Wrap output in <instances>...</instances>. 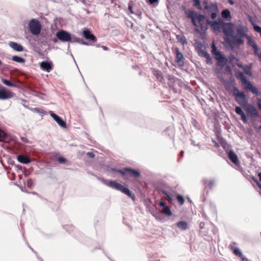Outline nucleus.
Masks as SVG:
<instances>
[{"instance_id":"22","label":"nucleus","mask_w":261,"mask_h":261,"mask_svg":"<svg viewBox=\"0 0 261 261\" xmlns=\"http://www.w3.org/2000/svg\"><path fill=\"white\" fill-rule=\"evenodd\" d=\"M228 156L233 163L235 164H237L238 163L239 161L238 156L233 151H230L229 152Z\"/></svg>"},{"instance_id":"60","label":"nucleus","mask_w":261,"mask_h":261,"mask_svg":"<svg viewBox=\"0 0 261 261\" xmlns=\"http://www.w3.org/2000/svg\"><path fill=\"white\" fill-rule=\"evenodd\" d=\"M258 176L259 177V179L260 181H261V173L260 172L258 173Z\"/></svg>"},{"instance_id":"30","label":"nucleus","mask_w":261,"mask_h":261,"mask_svg":"<svg viewBox=\"0 0 261 261\" xmlns=\"http://www.w3.org/2000/svg\"><path fill=\"white\" fill-rule=\"evenodd\" d=\"M162 213L168 216H171L172 215V212L168 206L163 207Z\"/></svg>"},{"instance_id":"38","label":"nucleus","mask_w":261,"mask_h":261,"mask_svg":"<svg viewBox=\"0 0 261 261\" xmlns=\"http://www.w3.org/2000/svg\"><path fill=\"white\" fill-rule=\"evenodd\" d=\"M163 194H165L167 197V199L170 201L171 202L173 200L172 197L171 195L168 193V192L166 191H162Z\"/></svg>"},{"instance_id":"10","label":"nucleus","mask_w":261,"mask_h":261,"mask_svg":"<svg viewBox=\"0 0 261 261\" xmlns=\"http://www.w3.org/2000/svg\"><path fill=\"white\" fill-rule=\"evenodd\" d=\"M175 62L178 66L182 67L184 65L185 58L183 55L180 53L178 48L175 49Z\"/></svg>"},{"instance_id":"63","label":"nucleus","mask_w":261,"mask_h":261,"mask_svg":"<svg viewBox=\"0 0 261 261\" xmlns=\"http://www.w3.org/2000/svg\"><path fill=\"white\" fill-rule=\"evenodd\" d=\"M2 64V61L0 60V65H1Z\"/></svg>"},{"instance_id":"27","label":"nucleus","mask_w":261,"mask_h":261,"mask_svg":"<svg viewBox=\"0 0 261 261\" xmlns=\"http://www.w3.org/2000/svg\"><path fill=\"white\" fill-rule=\"evenodd\" d=\"M12 59L13 61L19 63H24L25 61L24 59L17 56H13Z\"/></svg>"},{"instance_id":"62","label":"nucleus","mask_w":261,"mask_h":261,"mask_svg":"<svg viewBox=\"0 0 261 261\" xmlns=\"http://www.w3.org/2000/svg\"><path fill=\"white\" fill-rule=\"evenodd\" d=\"M214 15H215V14H214V13H213V14H212V17L213 18H214Z\"/></svg>"},{"instance_id":"34","label":"nucleus","mask_w":261,"mask_h":261,"mask_svg":"<svg viewBox=\"0 0 261 261\" xmlns=\"http://www.w3.org/2000/svg\"><path fill=\"white\" fill-rule=\"evenodd\" d=\"M176 199L178 201V202L179 203L180 205H182L184 204L185 202V199L184 197L180 195H177L176 196Z\"/></svg>"},{"instance_id":"15","label":"nucleus","mask_w":261,"mask_h":261,"mask_svg":"<svg viewBox=\"0 0 261 261\" xmlns=\"http://www.w3.org/2000/svg\"><path fill=\"white\" fill-rule=\"evenodd\" d=\"M125 170L127 171L126 176L139 177L141 175L138 170L132 169L131 168H125Z\"/></svg>"},{"instance_id":"61","label":"nucleus","mask_w":261,"mask_h":261,"mask_svg":"<svg viewBox=\"0 0 261 261\" xmlns=\"http://www.w3.org/2000/svg\"><path fill=\"white\" fill-rule=\"evenodd\" d=\"M257 185L258 186V187H259L260 188V189H261V185H260L259 183H258V182H257Z\"/></svg>"},{"instance_id":"19","label":"nucleus","mask_w":261,"mask_h":261,"mask_svg":"<svg viewBox=\"0 0 261 261\" xmlns=\"http://www.w3.org/2000/svg\"><path fill=\"white\" fill-rule=\"evenodd\" d=\"M9 46L13 48L14 50L17 51H22L23 50V47L16 42L10 41L9 43Z\"/></svg>"},{"instance_id":"35","label":"nucleus","mask_w":261,"mask_h":261,"mask_svg":"<svg viewBox=\"0 0 261 261\" xmlns=\"http://www.w3.org/2000/svg\"><path fill=\"white\" fill-rule=\"evenodd\" d=\"M7 137V134L3 130L0 129V142L5 141V139Z\"/></svg>"},{"instance_id":"55","label":"nucleus","mask_w":261,"mask_h":261,"mask_svg":"<svg viewBox=\"0 0 261 261\" xmlns=\"http://www.w3.org/2000/svg\"><path fill=\"white\" fill-rule=\"evenodd\" d=\"M101 47L105 50H108L109 48L106 46H102Z\"/></svg>"},{"instance_id":"46","label":"nucleus","mask_w":261,"mask_h":261,"mask_svg":"<svg viewBox=\"0 0 261 261\" xmlns=\"http://www.w3.org/2000/svg\"><path fill=\"white\" fill-rule=\"evenodd\" d=\"M159 205L160 206H163L164 207H165V206H166V203L165 201H161V202H160Z\"/></svg>"},{"instance_id":"32","label":"nucleus","mask_w":261,"mask_h":261,"mask_svg":"<svg viewBox=\"0 0 261 261\" xmlns=\"http://www.w3.org/2000/svg\"><path fill=\"white\" fill-rule=\"evenodd\" d=\"M248 39V44L253 48V49H255L256 50V47H258L257 45L255 43V41L253 40H252L250 38H249L247 36Z\"/></svg>"},{"instance_id":"56","label":"nucleus","mask_w":261,"mask_h":261,"mask_svg":"<svg viewBox=\"0 0 261 261\" xmlns=\"http://www.w3.org/2000/svg\"><path fill=\"white\" fill-rule=\"evenodd\" d=\"M168 79L169 80H172L173 82L175 81V79L174 78V77H172V76H170Z\"/></svg>"},{"instance_id":"40","label":"nucleus","mask_w":261,"mask_h":261,"mask_svg":"<svg viewBox=\"0 0 261 261\" xmlns=\"http://www.w3.org/2000/svg\"><path fill=\"white\" fill-rule=\"evenodd\" d=\"M236 243L235 242H232L229 245V249L233 252L234 249H237V248L236 247Z\"/></svg>"},{"instance_id":"7","label":"nucleus","mask_w":261,"mask_h":261,"mask_svg":"<svg viewBox=\"0 0 261 261\" xmlns=\"http://www.w3.org/2000/svg\"><path fill=\"white\" fill-rule=\"evenodd\" d=\"M56 36L61 41L64 42L71 41L72 39L70 34L63 30L58 31Z\"/></svg>"},{"instance_id":"26","label":"nucleus","mask_w":261,"mask_h":261,"mask_svg":"<svg viewBox=\"0 0 261 261\" xmlns=\"http://www.w3.org/2000/svg\"><path fill=\"white\" fill-rule=\"evenodd\" d=\"M221 16L224 19H227V18H231L230 12L227 9L224 10L222 11Z\"/></svg>"},{"instance_id":"48","label":"nucleus","mask_w":261,"mask_h":261,"mask_svg":"<svg viewBox=\"0 0 261 261\" xmlns=\"http://www.w3.org/2000/svg\"><path fill=\"white\" fill-rule=\"evenodd\" d=\"M257 105L259 110H261V99H259L257 100Z\"/></svg>"},{"instance_id":"47","label":"nucleus","mask_w":261,"mask_h":261,"mask_svg":"<svg viewBox=\"0 0 261 261\" xmlns=\"http://www.w3.org/2000/svg\"><path fill=\"white\" fill-rule=\"evenodd\" d=\"M253 50L254 54L257 56V55H258V54L259 53V52L258 51H259L258 47H256V50H255V49H253Z\"/></svg>"},{"instance_id":"49","label":"nucleus","mask_w":261,"mask_h":261,"mask_svg":"<svg viewBox=\"0 0 261 261\" xmlns=\"http://www.w3.org/2000/svg\"><path fill=\"white\" fill-rule=\"evenodd\" d=\"M242 261H248V259L245 257L243 254L242 257H240Z\"/></svg>"},{"instance_id":"28","label":"nucleus","mask_w":261,"mask_h":261,"mask_svg":"<svg viewBox=\"0 0 261 261\" xmlns=\"http://www.w3.org/2000/svg\"><path fill=\"white\" fill-rule=\"evenodd\" d=\"M177 40L180 42L182 45H185L187 44V42L186 41V38L184 36H181L180 35H176Z\"/></svg>"},{"instance_id":"57","label":"nucleus","mask_w":261,"mask_h":261,"mask_svg":"<svg viewBox=\"0 0 261 261\" xmlns=\"http://www.w3.org/2000/svg\"><path fill=\"white\" fill-rule=\"evenodd\" d=\"M258 58L259 59L260 61H261V51L259 52V53L257 55Z\"/></svg>"},{"instance_id":"39","label":"nucleus","mask_w":261,"mask_h":261,"mask_svg":"<svg viewBox=\"0 0 261 261\" xmlns=\"http://www.w3.org/2000/svg\"><path fill=\"white\" fill-rule=\"evenodd\" d=\"M233 254L238 256V257H242V252H241V251L238 249L237 248V249H234L233 250Z\"/></svg>"},{"instance_id":"54","label":"nucleus","mask_w":261,"mask_h":261,"mask_svg":"<svg viewBox=\"0 0 261 261\" xmlns=\"http://www.w3.org/2000/svg\"><path fill=\"white\" fill-rule=\"evenodd\" d=\"M228 2L231 5H234V3L232 0H228Z\"/></svg>"},{"instance_id":"52","label":"nucleus","mask_w":261,"mask_h":261,"mask_svg":"<svg viewBox=\"0 0 261 261\" xmlns=\"http://www.w3.org/2000/svg\"><path fill=\"white\" fill-rule=\"evenodd\" d=\"M149 1L151 4H153L155 3L158 2L159 1V0H149Z\"/></svg>"},{"instance_id":"3","label":"nucleus","mask_w":261,"mask_h":261,"mask_svg":"<svg viewBox=\"0 0 261 261\" xmlns=\"http://www.w3.org/2000/svg\"><path fill=\"white\" fill-rule=\"evenodd\" d=\"M212 52L217 61V65L220 68L224 67L227 63L228 59L217 50L214 43L212 45Z\"/></svg>"},{"instance_id":"24","label":"nucleus","mask_w":261,"mask_h":261,"mask_svg":"<svg viewBox=\"0 0 261 261\" xmlns=\"http://www.w3.org/2000/svg\"><path fill=\"white\" fill-rule=\"evenodd\" d=\"M176 225L179 228L182 230H186L188 228V224L185 221H179L177 223Z\"/></svg>"},{"instance_id":"64","label":"nucleus","mask_w":261,"mask_h":261,"mask_svg":"<svg viewBox=\"0 0 261 261\" xmlns=\"http://www.w3.org/2000/svg\"><path fill=\"white\" fill-rule=\"evenodd\" d=\"M259 128L261 129V125L259 126Z\"/></svg>"},{"instance_id":"58","label":"nucleus","mask_w":261,"mask_h":261,"mask_svg":"<svg viewBox=\"0 0 261 261\" xmlns=\"http://www.w3.org/2000/svg\"><path fill=\"white\" fill-rule=\"evenodd\" d=\"M258 58L259 59L260 61H261V51L259 52V53L257 55Z\"/></svg>"},{"instance_id":"5","label":"nucleus","mask_w":261,"mask_h":261,"mask_svg":"<svg viewBox=\"0 0 261 261\" xmlns=\"http://www.w3.org/2000/svg\"><path fill=\"white\" fill-rule=\"evenodd\" d=\"M246 33L244 28L242 27L236 29V35L232 36L233 37V43L237 45L243 44L244 43L242 38L246 36Z\"/></svg>"},{"instance_id":"18","label":"nucleus","mask_w":261,"mask_h":261,"mask_svg":"<svg viewBox=\"0 0 261 261\" xmlns=\"http://www.w3.org/2000/svg\"><path fill=\"white\" fill-rule=\"evenodd\" d=\"M40 67L42 69L49 72L53 69V65L51 63L43 61L41 63Z\"/></svg>"},{"instance_id":"51","label":"nucleus","mask_w":261,"mask_h":261,"mask_svg":"<svg viewBox=\"0 0 261 261\" xmlns=\"http://www.w3.org/2000/svg\"><path fill=\"white\" fill-rule=\"evenodd\" d=\"M21 140L23 142H25V143H28V140L27 138H26L25 137H22L21 138Z\"/></svg>"},{"instance_id":"14","label":"nucleus","mask_w":261,"mask_h":261,"mask_svg":"<svg viewBox=\"0 0 261 261\" xmlns=\"http://www.w3.org/2000/svg\"><path fill=\"white\" fill-rule=\"evenodd\" d=\"M223 20H220L218 22L216 21H214L210 23L212 29L215 31L218 32H220L222 29V24L223 23Z\"/></svg>"},{"instance_id":"8","label":"nucleus","mask_w":261,"mask_h":261,"mask_svg":"<svg viewBox=\"0 0 261 261\" xmlns=\"http://www.w3.org/2000/svg\"><path fill=\"white\" fill-rule=\"evenodd\" d=\"M221 30L227 37H232L233 36L232 24L231 23H226L223 21Z\"/></svg>"},{"instance_id":"16","label":"nucleus","mask_w":261,"mask_h":261,"mask_svg":"<svg viewBox=\"0 0 261 261\" xmlns=\"http://www.w3.org/2000/svg\"><path fill=\"white\" fill-rule=\"evenodd\" d=\"M236 113L240 115L241 117V120L243 121L244 123H246L248 122V119L245 115V114L243 112L241 107L237 106L235 108Z\"/></svg>"},{"instance_id":"25","label":"nucleus","mask_w":261,"mask_h":261,"mask_svg":"<svg viewBox=\"0 0 261 261\" xmlns=\"http://www.w3.org/2000/svg\"><path fill=\"white\" fill-rule=\"evenodd\" d=\"M10 97L9 94L5 90H0V99H6Z\"/></svg>"},{"instance_id":"11","label":"nucleus","mask_w":261,"mask_h":261,"mask_svg":"<svg viewBox=\"0 0 261 261\" xmlns=\"http://www.w3.org/2000/svg\"><path fill=\"white\" fill-rule=\"evenodd\" d=\"M82 35L85 39L91 41L93 42H95L97 41L96 37L88 29L83 30Z\"/></svg>"},{"instance_id":"2","label":"nucleus","mask_w":261,"mask_h":261,"mask_svg":"<svg viewBox=\"0 0 261 261\" xmlns=\"http://www.w3.org/2000/svg\"><path fill=\"white\" fill-rule=\"evenodd\" d=\"M236 77L240 80L242 85L244 86L245 89L250 91L253 94L256 95H259V92L257 89L253 86L251 82L248 81L243 73L240 71H238L236 74Z\"/></svg>"},{"instance_id":"1","label":"nucleus","mask_w":261,"mask_h":261,"mask_svg":"<svg viewBox=\"0 0 261 261\" xmlns=\"http://www.w3.org/2000/svg\"><path fill=\"white\" fill-rule=\"evenodd\" d=\"M187 16L191 19V21L193 25L195 27V31L199 33L200 30L198 28L197 21L198 22L201 31L205 32L208 29V25L211 23L208 19H206L204 15L199 14L194 11H189L187 13Z\"/></svg>"},{"instance_id":"9","label":"nucleus","mask_w":261,"mask_h":261,"mask_svg":"<svg viewBox=\"0 0 261 261\" xmlns=\"http://www.w3.org/2000/svg\"><path fill=\"white\" fill-rule=\"evenodd\" d=\"M244 109L249 117H255L259 115L256 109L252 105L247 104Z\"/></svg>"},{"instance_id":"4","label":"nucleus","mask_w":261,"mask_h":261,"mask_svg":"<svg viewBox=\"0 0 261 261\" xmlns=\"http://www.w3.org/2000/svg\"><path fill=\"white\" fill-rule=\"evenodd\" d=\"M232 93L233 95L235 97L236 101L239 105L244 107L247 105L248 100L244 92H240L238 88L234 86L233 87Z\"/></svg>"},{"instance_id":"17","label":"nucleus","mask_w":261,"mask_h":261,"mask_svg":"<svg viewBox=\"0 0 261 261\" xmlns=\"http://www.w3.org/2000/svg\"><path fill=\"white\" fill-rule=\"evenodd\" d=\"M104 183L108 186L118 190L119 189V187H121V184L116 181L105 180H104Z\"/></svg>"},{"instance_id":"37","label":"nucleus","mask_w":261,"mask_h":261,"mask_svg":"<svg viewBox=\"0 0 261 261\" xmlns=\"http://www.w3.org/2000/svg\"><path fill=\"white\" fill-rule=\"evenodd\" d=\"M2 81L4 84H5L6 85H7L8 86H10V87L15 86L14 84L12 83V82H11L10 81H9L8 80H6L5 79H2Z\"/></svg>"},{"instance_id":"21","label":"nucleus","mask_w":261,"mask_h":261,"mask_svg":"<svg viewBox=\"0 0 261 261\" xmlns=\"http://www.w3.org/2000/svg\"><path fill=\"white\" fill-rule=\"evenodd\" d=\"M152 72L156 80L159 82H162L164 80V76L161 71L154 69Z\"/></svg>"},{"instance_id":"41","label":"nucleus","mask_w":261,"mask_h":261,"mask_svg":"<svg viewBox=\"0 0 261 261\" xmlns=\"http://www.w3.org/2000/svg\"><path fill=\"white\" fill-rule=\"evenodd\" d=\"M194 6H196L198 9L202 10V7L200 5L199 0H193Z\"/></svg>"},{"instance_id":"13","label":"nucleus","mask_w":261,"mask_h":261,"mask_svg":"<svg viewBox=\"0 0 261 261\" xmlns=\"http://www.w3.org/2000/svg\"><path fill=\"white\" fill-rule=\"evenodd\" d=\"M204 189H212L215 185V181L212 179L205 178L202 180Z\"/></svg>"},{"instance_id":"12","label":"nucleus","mask_w":261,"mask_h":261,"mask_svg":"<svg viewBox=\"0 0 261 261\" xmlns=\"http://www.w3.org/2000/svg\"><path fill=\"white\" fill-rule=\"evenodd\" d=\"M51 117L56 121V122L62 127L66 128V123L59 116L54 113L53 112H50Z\"/></svg>"},{"instance_id":"33","label":"nucleus","mask_w":261,"mask_h":261,"mask_svg":"<svg viewBox=\"0 0 261 261\" xmlns=\"http://www.w3.org/2000/svg\"><path fill=\"white\" fill-rule=\"evenodd\" d=\"M203 56L206 59V63L207 64H211L212 62V58H211L210 55L207 52H204L203 54Z\"/></svg>"},{"instance_id":"50","label":"nucleus","mask_w":261,"mask_h":261,"mask_svg":"<svg viewBox=\"0 0 261 261\" xmlns=\"http://www.w3.org/2000/svg\"><path fill=\"white\" fill-rule=\"evenodd\" d=\"M204 9H208L209 8V7L208 6V3L207 2H204Z\"/></svg>"},{"instance_id":"59","label":"nucleus","mask_w":261,"mask_h":261,"mask_svg":"<svg viewBox=\"0 0 261 261\" xmlns=\"http://www.w3.org/2000/svg\"><path fill=\"white\" fill-rule=\"evenodd\" d=\"M184 151H181L180 152V156L182 157L184 156Z\"/></svg>"},{"instance_id":"44","label":"nucleus","mask_w":261,"mask_h":261,"mask_svg":"<svg viewBox=\"0 0 261 261\" xmlns=\"http://www.w3.org/2000/svg\"><path fill=\"white\" fill-rule=\"evenodd\" d=\"M253 29L256 32L260 33V36H261V27H260L256 25H254Z\"/></svg>"},{"instance_id":"45","label":"nucleus","mask_w":261,"mask_h":261,"mask_svg":"<svg viewBox=\"0 0 261 261\" xmlns=\"http://www.w3.org/2000/svg\"><path fill=\"white\" fill-rule=\"evenodd\" d=\"M87 155L91 158H93L95 157V154L92 152H88L87 153Z\"/></svg>"},{"instance_id":"43","label":"nucleus","mask_w":261,"mask_h":261,"mask_svg":"<svg viewBox=\"0 0 261 261\" xmlns=\"http://www.w3.org/2000/svg\"><path fill=\"white\" fill-rule=\"evenodd\" d=\"M118 173H120L122 175H126L127 174V171L125 170V168H124L122 170H116Z\"/></svg>"},{"instance_id":"20","label":"nucleus","mask_w":261,"mask_h":261,"mask_svg":"<svg viewBox=\"0 0 261 261\" xmlns=\"http://www.w3.org/2000/svg\"><path fill=\"white\" fill-rule=\"evenodd\" d=\"M118 190L124 193L132 199L135 198L134 195L132 193L130 190L128 188L124 187L122 185H121V187H119Z\"/></svg>"},{"instance_id":"23","label":"nucleus","mask_w":261,"mask_h":261,"mask_svg":"<svg viewBox=\"0 0 261 261\" xmlns=\"http://www.w3.org/2000/svg\"><path fill=\"white\" fill-rule=\"evenodd\" d=\"M17 160L19 162L23 164H28L31 162L28 157L22 154L18 155Z\"/></svg>"},{"instance_id":"53","label":"nucleus","mask_w":261,"mask_h":261,"mask_svg":"<svg viewBox=\"0 0 261 261\" xmlns=\"http://www.w3.org/2000/svg\"><path fill=\"white\" fill-rule=\"evenodd\" d=\"M237 65L239 68H242V69H243V67H244V66H243L241 64H240V63H238L237 64Z\"/></svg>"},{"instance_id":"31","label":"nucleus","mask_w":261,"mask_h":261,"mask_svg":"<svg viewBox=\"0 0 261 261\" xmlns=\"http://www.w3.org/2000/svg\"><path fill=\"white\" fill-rule=\"evenodd\" d=\"M243 70L246 74H247L249 76L252 75V72H251V66L250 65L245 66L243 67Z\"/></svg>"},{"instance_id":"42","label":"nucleus","mask_w":261,"mask_h":261,"mask_svg":"<svg viewBox=\"0 0 261 261\" xmlns=\"http://www.w3.org/2000/svg\"><path fill=\"white\" fill-rule=\"evenodd\" d=\"M58 161L61 164H65L67 162V160L65 158L62 156L58 158Z\"/></svg>"},{"instance_id":"29","label":"nucleus","mask_w":261,"mask_h":261,"mask_svg":"<svg viewBox=\"0 0 261 261\" xmlns=\"http://www.w3.org/2000/svg\"><path fill=\"white\" fill-rule=\"evenodd\" d=\"M70 42H77L84 45H88V44L86 43L84 41H83L82 39L76 37H72V39Z\"/></svg>"},{"instance_id":"36","label":"nucleus","mask_w":261,"mask_h":261,"mask_svg":"<svg viewBox=\"0 0 261 261\" xmlns=\"http://www.w3.org/2000/svg\"><path fill=\"white\" fill-rule=\"evenodd\" d=\"M133 4H134L133 1H130L128 3V9L131 14H135L136 13L133 11Z\"/></svg>"},{"instance_id":"6","label":"nucleus","mask_w":261,"mask_h":261,"mask_svg":"<svg viewBox=\"0 0 261 261\" xmlns=\"http://www.w3.org/2000/svg\"><path fill=\"white\" fill-rule=\"evenodd\" d=\"M29 27L32 34L38 35L40 33L41 25L37 19H32L29 23Z\"/></svg>"}]
</instances>
